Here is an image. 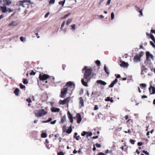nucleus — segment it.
Listing matches in <instances>:
<instances>
[{
	"label": "nucleus",
	"instance_id": "bb28decb",
	"mask_svg": "<svg viewBox=\"0 0 155 155\" xmlns=\"http://www.w3.org/2000/svg\"><path fill=\"white\" fill-rule=\"evenodd\" d=\"M72 19L70 18L68 19L67 21L66 25H68L72 21Z\"/></svg>",
	"mask_w": 155,
	"mask_h": 155
},
{
	"label": "nucleus",
	"instance_id": "20e7f679",
	"mask_svg": "<svg viewBox=\"0 0 155 155\" xmlns=\"http://www.w3.org/2000/svg\"><path fill=\"white\" fill-rule=\"evenodd\" d=\"M143 51H141L139 54H136L133 59L134 62H138L140 61L141 58L143 55Z\"/></svg>",
	"mask_w": 155,
	"mask_h": 155
},
{
	"label": "nucleus",
	"instance_id": "ddd939ff",
	"mask_svg": "<svg viewBox=\"0 0 155 155\" xmlns=\"http://www.w3.org/2000/svg\"><path fill=\"white\" fill-rule=\"evenodd\" d=\"M51 111L52 112H58L59 111L60 109L59 108H58L53 107L51 108Z\"/></svg>",
	"mask_w": 155,
	"mask_h": 155
},
{
	"label": "nucleus",
	"instance_id": "c9c22d12",
	"mask_svg": "<svg viewBox=\"0 0 155 155\" xmlns=\"http://www.w3.org/2000/svg\"><path fill=\"white\" fill-rule=\"evenodd\" d=\"M55 0H50L49 2V4H52L54 3Z\"/></svg>",
	"mask_w": 155,
	"mask_h": 155
},
{
	"label": "nucleus",
	"instance_id": "393cba45",
	"mask_svg": "<svg viewBox=\"0 0 155 155\" xmlns=\"http://www.w3.org/2000/svg\"><path fill=\"white\" fill-rule=\"evenodd\" d=\"M47 136V134L45 133H43L41 134V137L42 138H46Z\"/></svg>",
	"mask_w": 155,
	"mask_h": 155
},
{
	"label": "nucleus",
	"instance_id": "4468645a",
	"mask_svg": "<svg viewBox=\"0 0 155 155\" xmlns=\"http://www.w3.org/2000/svg\"><path fill=\"white\" fill-rule=\"evenodd\" d=\"M18 24V22L16 21H12L10 23V26L14 27L16 26Z\"/></svg>",
	"mask_w": 155,
	"mask_h": 155
},
{
	"label": "nucleus",
	"instance_id": "bf43d9fd",
	"mask_svg": "<svg viewBox=\"0 0 155 155\" xmlns=\"http://www.w3.org/2000/svg\"><path fill=\"white\" fill-rule=\"evenodd\" d=\"M96 146L98 148H100L101 147V145L100 144H99L98 143H96Z\"/></svg>",
	"mask_w": 155,
	"mask_h": 155
},
{
	"label": "nucleus",
	"instance_id": "2f4dec72",
	"mask_svg": "<svg viewBox=\"0 0 155 155\" xmlns=\"http://www.w3.org/2000/svg\"><path fill=\"white\" fill-rule=\"evenodd\" d=\"M101 92L100 91H97L95 92V94L97 97L100 95Z\"/></svg>",
	"mask_w": 155,
	"mask_h": 155
},
{
	"label": "nucleus",
	"instance_id": "6e6d98bb",
	"mask_svg": "<svg viewBox=\"0 0 155 155\" xmlns=\"http://www.w3.org/2000/svg\"><path fill=\"white\" fill-rule=\"evenodd\" d=\"M50 14V13L49 12H48L47 13L45 16V18H46L48 17V15H49Z\"/></svg>",
	"mask_w": 155,
	"mask_h": 155
},
{
	"label": "nucleus",
	"instance_id": "cd10ccee",
	"mask_svg": "<svg viewBox=\"0 0 155 155\" xmlns=\"http://www.w3.org/2000/svg\"><path fill=\"white\" fill-rule=\"evenodd\" d=\"M71 30H73V31H74L75 30L76 25L75 24L71 25Z\"/></svg>",
	"mask_w": 155,
	"mask_h": 155
},
{
	"label": "nucleus",
	"instance_id": "4be33fe9",
	"mask_svg": "<svg viewBox=\"0 0 155 155\" xmlns=\"http://www.w3.org/2000/svg\"><path fill=\"white\" fill-rule=\"evenodd\" d=\"M3 1L4 3V5H9L10 4V1L9 0H3Z\"/></svg>",
	"mask_w": 155,
	"mask_h": 155
},
{
	"label": "nucleus",
	"instance_id": "69168bd1",
	"mask_svg": "<svg viewBox=\"0 0 155 155\" xmlns=\"http://www.w3.org/2000/svg\"><path fill=\"white\" fill-rule=\"evenodd\" d=\"M97 155H104V153L100 152Z\"/></svg>",
	"mask_w": 155,
	"mask_h": 155
},
{
	"label": "nucleus",
	"instance_id": "423d86ee",
	"mask_svg": "<svg viewBox=\"0 0 155 155\" xmlns=\"http://www.w3.org/2000/svg\"><path fill=\"white\" fill-rule=\"evenodd\" d=\"M68 91V88L65 87L63 88L61 90V94L60 96L62 98H64L65 97Z\"/></svg>",
	"mask_w": 155,
	"mask_h": 155
},
{
	"label": "nucleus",
	"instance_id": "7ed1b4c3",
	"mask_svg": "<svg viewBox=\"0 0 155 155\" xmlns=\"http://www.w3.org/2000/svg\"><path fill=\"white\" fill-rule=\"evenodd\" d=\"M35 116L37 117H41L47 113V112L43 109H40L39 110H35L34 111Z\"/></svg>",
	"mask_w": 155,
	"mask_h": 155
},
{
	"label": "nucleus",
	"instance_id": "c03bdc74",
	"mask_svg": "<svg viewBox=\"0 0 155 155\" xmlns=\"http://www.w3.org/2000/svg\"><path fill=\"white\" fill-rule=\"evenodd\" d=\"M142 9H141L140 10H139V11L138 12H139L140 13V15H141V16H143V14L142 13Z\"/></svg>",
	"mask_w": 155,
	"mask_h": 155
},
{
	"label": "nucleus",
	"instance_id": "a211bd4d",
	"mask_svg": "<svg viewBox=\"0 0 155 155\" xmlns=\"http://www.w3.org/2000/svg\"><path fill=\"white\" fill-rule=\"evenodd\" d=\"M112 97L110 98V97H108L105 99V101H110L111 102H113V100L112 99Z\"/></svg>",
	"mask_w": 155,
	"mask_h": 155
},
{
	"label": "nucleus",
	"instance_id": "de8ad7c7",
	"mask_svg": "<svg viewBox=\"0 0 155 155\" xmlns=\"http://www.w3.org/2000/svg\"><path fill=\"white\" fill-rule=\"evenodd\" d=\"M140 85L141 86L143 87H146V84H143V83L141 84H140Z\"/></svg>",
	"mask_w": 155,
	"mask_h": 155
},
{
	"label": "nucleus",
	"instance_id": "37998d69",
	"mask_svg": "<svg viewBox=\"0 0 155 155\" xmlns=\"http://www.w3.org/2000/svg\"><path fill=\"white\" fill-rule=\"evenodd\" d=\"M118 81V79L116 78L112 82V83H113L114 85L115 84H116Z\"/></svg>",
	"mask_w": 155,
	"mask_h": 155
},
{
	"label": "nucleus",
	"instance_id": "f8f14e48",
	"mask_svg": "<svg viewBox=\"0 0 155 155\" xmlns=\"http://www.w3.org/2000/svg\"><path fill=\"white\" fill-rule=\"evenodd\" d=\"M79 106L81 107H83L84 105V102L82 97L79 98Z\"/></svg>",
	"mask_w": 155,
	"mask_h": 155
},
{
	"label": "nucleus",
	"instance_id": "f257e3e1",
	"mask_svg": "<svg viewBox=\"0 0 155 155\" xmlns=\"http://www.w3.org/2000/svg\"><path fill=\"white\" fill-rule=\"evenodd\" d=\"M87 66H85L82 69V71L86 70L84 75V79H82L81 82L82 84L84 86H87V82L89 81L90 79V75L91 74L92 70L91 69H87Z\"/></svg>",
	"mask_w": 155,
	"mask_h": 155
},
{
	"label": "nucleus",
	"instance_id": "a18cd8bd",
	"mask_svg": "<svg viewBox=\"0 0 155 155\" xmlns=\"http://www.w3.org/2000/svg\"><path fill=\"white\" fill-rule=\"evenodd\" d=\"M87 134V137L88 136H91L92 135V134L91 132H90L89 133L88 132V133Z\"/></svg>",
	"mask_w": 155,
	"mask_h": 155
},
{
	"label": "nucleus",
	"instance_id": "052dcab7",
	"mask_svg": "<svg viewBox=\"0 0 155 155\" xmlns=\"http://www.w3.org/2000/svg\"><path fill=\"white\" fill-rule=\"evenodd\" d=\"M114 85V84L113 83H112V82L109 85V87H113Z\"/></svg>",
	"mask_w": 155,
	"mask_h": 155
},
{
	"label": "nucleus",
	"instance_id": "c85d7f7f",
	"mask_svg": "<svg viewBox=\"0 0 155 155\" xmlns=\"http://www.w3.org/2000/svg\"><path fill=\"white\" fill-rule=\"evenodd\" d=\"M150 38L153 41H154L155 40L154 37L152 34H150Z\"/></svg>",
	"mask_w": 155,
	"mask_h": 155
},
{
	"label": "nucleus",
	"instance_id": "58836bf2",
	"mask_svg": "<svg viewBox=\"0 0 155 155\" xmlns=\"http://www.w3.org/2000/svg\"><path fill=\"white\" fill-rule=\"evenodd\" d=\"M68 116L69 118H71V117H72V114L69 111H68Z\"/></svg>",
	"mask_w": 155,
	"mask_h": 155
},
{
	"label": "nucleus",
	"instance_id": "e433bc0d",
	"mask_svg": "<svg viewBox=\"0 0 155 155\" xmlns=\"http://www.w3.org/2000/svg\"><path fill=\"white\" fill-rule=\"evenodd\" d=\"M19 86L20 88L21 89H23L25 87V86L23 85L22 84H20Z\"/></svg>",
	"mask_w": 155,
	"mask_h": 155
},
{
	"label": "nucleus",
	"instance_id": "4d7b16f0",
	"mask_svg": "<svg viewBox=\"0 0 155 155\" xmlns=\"http://www.w3.org/2000/svg\"><path fill=\"white\" fill-rule=\"evenodd\" d=\"M69 118L70 119L71 122V123H72L73 122V120L72 117H71V118Z\"/></svg>",
	"mask_w": 155,
	"mask_h": 155
},
{
	"label": "nucleus",
	"instance_id": "0e129e2a",
	"mask_svg": "<svg viewBox=\"0 0 155 155\" xmlns=\"http://www.w3.org/2000/svg\"><path fill=\"white\" fill-rule=\"evenodd\" d=\"M66 67V65L65 64H63L62 65V68H63V70H65V68Z\"/></svg>",
	"mask_w": 155,
	"mask_h": 155
},
{
	"label": "nucleus",
	"instance_id": "1a4fd4ad",
	"mask_svg": "<svg viewBox=\"0 0 155 155\" xmlns=\"http://www.w3.org/2000/svg\"><path fill=\"white\" fill-rule=\"evenodd\" d=\"M69 97H68L65 98L64 100L62 101L61 100H60L59 101V104H60L64 105L67 102L69 101Z\"/></svg>",
	"mask_w": 155,
	"mask_h": 155
},
{
	"label": "nucleus",
	"instance_id": "f03ea898",
	"mask_svg": "<svg viewBox=\"0 0 155 155\" xmlns=\"http://www.w3.org/2000/svg\"><path fill=\"white\" fill-rule=\"evenodd\" d=\"M28 2L32 3L31 0H24L18 2L16 5V6L18 8V10H20L22 8L28 7V4L27 3Z\"/></svg>",
	"mask_w": 155,
	"mask_h": 155
},
{
	"label": "nucleus",
	"instance_id": "dca6fc26",
	"mask_svg": "<svg viewBox=\"0 0 155 155\" xmlns=\"http://www.w3.org/2000/svg\"><path fill=\"white\" fill-rule=\"evenodd\" d=\"M72 85V83L71 82L69 81L67 83L66 86H67V87L68 88L71 87Z\"/></svg>",
	"mask_w": 155,
	"mask_h": 155
},
{
	"label": "nucleus",
	"instance_id": "c756f323",
	"mask_svg": "<svg viewBox=\"0 0 155 155\" xmlns=\"http://www.w3.org/2000/svg\"><path fill=\"white\" fill-rule=\"evenodd\" d=\"M51 120H52V118H49V119L48 120L43 121V123H46L49 122H50V121H51Z\"/></svg>",
	"mask_w": 155,
	"mask_h": 155
},
{
	"label": "nucleus",
	"instance_id": "e2e57ef3",
	"mask_svg": "<svg viewBox=\"0 0 155 155\" xmlns=\"http://www.w3.org/2000/svg\"><path fill=\"white\" fill-rule=\"evenodd\" d=\"M111 0H108L107 3V5H109L110 4Z\"/></svg>",
	"mask_w": 155,
	"mask_h": 155
},
{
	"label": "nucleus",
	"instance_id": "7c9ffc66",
	"mask_svg": "<svg viewBox=\"0 0 155 155\" xmlns=\"http://www.w3.org/2000/svg\"><path fill=\"white\" fill-rule=\"evenodd\" d=\"M114 12H112L111 14V18L112 20L114 19Z\"/></svg>",
	"mask_w": 155,
	"mask_h": 155
},
{
	"label": "nucleus",
	"instance_id": "ea45409f",
	"mask_svg": "<svg viewBox=\"0 0 155 155\" xmlns=\"http://www.w3.org/2000/svg\"><path fill=\"white\" fill-rule=\"evenodd\" d=\"M23 82L24 84H27L28 83V81L27 79H25L23 81Z\"/></svg>",
	"mask_w": 155,
	"mask_h": 155
},
{
	"label": "nucleus",
	"instance_id": "f3484780",
	"mask_svg": "<svg viewBox=\"0 0 155 155\" xmlns=\"http://www.w3.org/2000/svg\"><path fill=\"white\" fill-rule=\"evenodd\" d=\"M1 9L3 13H5L7 11V8L6 7H1Z\"/></svg>",
	"mask_w": 155,
	"mask_h": 155
},
{
	"label": "nucleus",
	"instance_id": "09e8293b",
	"mask_svg": "<svg viewBox=\"0 0 155 155\" xmlns=\"http://www.w3.org/2000/svg\"><path fill=\"white\" fill-rule=\"evenodd\" d=\"M70 15V14H69L67 15H65L64 17L62 18H67L69 15Z\"/></svg>",
	"mask_w": 155,
	"mask_h": 155
},
{
	"label": "nucleus",
	"instance_id": "a878e982",
	"mask_svg": "<svg viewBox=\"0 0 155 155\" xmlns=\"http://www.w3.org/2000/svg\"><path fill=\"white\" fill-rule=\"evenodd\" d=\"M20 40L21 41L23 42H25L26 41V38L23 37H20Z\"/></svg>",
	"mask_w": 155,
	"mask_h": 155
},
{
	"label": "nucleus",
	"instance_id": "473e14b6",
	"mask_svg": "<svg viewBox=\"0 0 155 155\" xmlns=\"http://www.w3.org/2000/svg\"><path fill=\"white\" fill-rule=\"evenodd\" d=\"M65 21H63L62 22V24L61 26V30H62L63 29L64 27V26L65 25Z\"/></svg>",
	"mask_w": 155,
	"mask_h": 155
},
{
	"label": "nucleus",
	"instance_id": "aec40b11",
	"mask_svg": "<svg viewBox=\"0 0 155 155\" xmlns=\"http://www.w3.org/2000/svg\"><path fill=\"white\" fill-rule=\"evenodd\" d=\"M72 131L71 128V125L68 128V130L67 131L66 133L68 134H70L71 133Z\"/></svg>",
	"mask_w": 155,
	"mask_h": 155
},
{
	"label": "nucleus",
	"instance_id": "5701e85b",
	"mask_svg": "<svg viewBox=\"0 0 155 155\" xmlns=\"http://www.w3.org/2000/svg\"><path fill=\"white\" fill-rule=\"evenodd\" d=\"M66 0H64L63 1H60L59 2V4L60 5H62V6H63L64 4L65 3Z\"/></svg>",
	"mask_w": 155,
	"mask_h": 155
},
{
	"label": "nucleus",
	"instance_id": "39448f33",
	"mask_svg": "<svg viewBox=\"0 0 155 155\" xmlns=\"http://www.w3.org/2000/svg\"><path fill=\"white\" fill-rule=\"evenodd\" d=\"M50 77V76L45 74H40L39 75V78L41 81H44Z\"/></svg>",
	"mask_w": 155,
	"mask_h": 155
},
{
	"label": "nucleus",
	"instance_id": "2eb2a0df",
	"mask_svg": "<svg viewBox=\"0 0 155 155\" xmlns=\"http://www.w3.org/2000/svg\"><path fill=\"white\" fill-rule=\"evenodd\" d=\"M96 82L97 83L100 84L104 85H105L107 84L105 82L101 80H98Z\"/></svg>",
	"mask_w": 155,
	"mask_h": 155
},
{
	"label": "nucleus",
	"instance_id": "5fc2aeb1",
	"mask_svg": "<svg viewBox=\"0 0 155 155\" xmlns=\"http://www.w3.org/2000/svg\"><path fill=\"white\" fill-rule=\"evenodd\" d=\"M98 109V107L97 105H95L94 106V110H97Z\"/></svg>",
	"mask_w": 155,
	"mask_h": 155
},
{
	"label": "nucleus",
	"instance_id": "f704fd0d",
	"mask_svg": "<svg viewBox=\"0 0 155 155\" xmlns=\"http://www.w3.org/2000/svg\"><path fill=\"white\" fill-rule=\"evenodd\" d=\"M88 133V132L83 131L81 133V135L83 136H84L86 134Z\"/></svg>",
	"mask_w": 155,
	"mask_h": 155
},
{
	"label": "nucleus",
	"instance_id": "a19ab883",
	"mask_svg": "<svg viewBox=\"0 0 155 155\" xmlns=\"http://www.w3.org/2000/svg\"><path fill=\"white\" fill-rule=\"evenodd\" d=\"M143 153H145L147 155H149V153L147 152V151L145 150H143L142 151Z\"/></svg>",
	"mask_w": 155,
	"mask_h": 155
},
{
	"label": "nucleus",
	"instance_id": "603ef678",
	"mask_svg": "<svg viewBox=\"0 0 155 155\" xmlns=\"http://www.w3.org/2000/svg\"><path fill=\"white\" fill-rule=\"evenodd\" d=\"M150 43L151 45H152L153 47L155 48V45L154 43L152 41H150Z\"/></svg>",
	"mask_w": 155,
	"mask_h": 155
},
{
	"label": "nucleus",
	"instance_id": "3c124183",
	"mask_svg": "<svg viewBox=\"0 0 155 155\" xmlns=\"http://www.w3.org/2000/svg\"><path fill=\"white\" fill-rule=\"evenodd\" d=\"M36 72L34 71H33L32 70L31 72L30 73V74L31 75H35V74Z\"/></svg>",
	"mask_w": 155,
	"mask_h": 155
},
{
	"label": "nucleus",
	"instance_id": "0eeeda50",
	"mask_svg": "<svg viewBox=\"0 0 155 155\" xmlns=\"http://www.w3.org/2000/svg\"><path fill=\"white\" fill-rule=\"evenodd\" d=\"M146 55L147 57V61H150V58L152 60L153 59L154 57L150 53L149 51H147L146 52Z\"/></svg>",
	"mask_w": 155,
	"mask_h": 155
},
{
	"label": "nucleus",
	"instance_id": "774afa93",
	"mask_svg": "<svg viewBox=\"0 0 155 155\" xmlns=\"http://www.w3.org/2000/svg\"><path fill=\"white\" fill-rule=\"evenodd\" d=\"M98 137L97 136H94L92 137V138L93 139H97L98 138Z\"/></svg>",
	"mask_w": 155,
	"mask_h": 155
},
{
	"label": "nucleus",
	"instance_id": "49530a36",
	"mask_svg": "<svg viewBox=\"0 0 155 155\" xmlns=\"http://www.w3.org/2000/svg\"><path fill=\"white\" fill-rule=\"evenodd\" d=\"M74 137H75L76 138V139L77 140H78L79 139V138H81V137H80V136H74Z\"/></svg>",
	"mask_w": 155,
	"mask_h": 155
},
{
	"label": "nucleus",
	"instance_id": "8fccbe9b",
	"mask_svg": "<svg viewBox=\"0 0 155 155\" xmlns=\"http://www.w3.org/2000/svg\"><path fill=\"white\" fill-rule=\"evenodd\" d=\"M26 101L29 103H31L32 102L31 99L30 98H28L26 99Z\"/></svg>",
	"mask_w": 155,
	"mask_h": 155
},
{
	"label": "nucleus",
	"instance_id": "4c0bfd02",
	"mask_svg": "<svg viewBox=\"0 0 155 155\" xmlns=\"http://www.w3.org/2000/svg\"><path fill=\"white\" fill-rule=\"evenodd\" d=\"M96 63L97 65L98 66H99L100 65L101 62L100 61L97 60L96 62Z\"/></svg>",
	"mask_w": 155,
	"mask_h": 155
},
{
	"label": "nucleus",
	"instance_id": "13d9d810",
	"mask_svg": "<svg viewBox=\"0 0 155 155\" xmlns=\"http://www.w3.org/2000/svg\"><path fill=\"white\" fill-rule=\"evenodd\" d=\"M143 144V143L141 142H139L137 143V145L139 146H141Z\"/></svg>",
	"mask_w": 155,
	"mask_h": 155
},
{
	"label": "nucleus",
	"instance_id": "680f3d73",
	"mask_svg": "<svg viewBox=\"0 0 155 155\" xmlns=\"http://www.w3.org/2000/svg\"><path fill=\"white\" fill-rule=\"evenodd\" d=\"M56 122V120H54L53 121H51V124H54Z\"/></svg>",
	"mask_w": 155,
	"mask_h": 155
},
{
	"label": "nucleus",
	"instance_id": "6ab92c4d",
	"mask_svg": "<svg viewBox=\"0 0 155 155\" xmlns=\"http://www.w3.org/2000/svg\"><path fill=\"white\" fill-rule=\"evenodd\" d=\"M19 90L18 88H16L14 91V93L16 96H18Z\"/></svg>",
	"mask_w": 155,
	"mask_h": 155
},
{
	"label": "nucleus",
	"instance_id": "864d4df0",
	"mask_svg": "<svg viewBox=\"0 0 155 155\" xmlns=\"http://www.w3.org/2000/svg\"><path fill=\"white\" fill-rule=\"evenodd\" d=\"M58 155H64V154L62 152H60L58 153Z\"/></svg>",
	"mask_w": 155,
	"mask_h": 155
},
{
	"label": "nucleus",
	"instance_id": "338daca9",
	"mask_svg": "<svg viewBox=\"0 0 155 155\" xmlns=\"http://www.w3.org/2000/svg\"><path fill=\"white\" fill-rule=\"evenodd\" d=\"M150 31H151V33H154L155 34V30L152 29Z\"/></svg>",
	"mask_w": 155,
	"mask_h": 155
},
{
	"label": "nucleus",
	"instance_id": "9b49d317",
	"mask_svg": "<svg viewBox=\"0 0 155 155\" xmlns=\"http://www.w3.org/2000/svg\"><path fill=\"white\" fill-rule=\"evenodd\" d=\"M149 90L150 94H152L155 93V88L152 86H151L149 88Z\"/></svg>",
	"mask_w": 155,
	"mask_h": 155
},
{
	"label": "nucleus",
	"instance_id": "79ce46f5",
	"mask_svg": "<svg viewBox=\"0 0 155 155\" xmlns=\"http://www.w3.org/2000/svg\"><path fill=\"white\" fill-rule=\"evenodd\" d=\"M118 81V79L116 78L112 82V83H113L114 85L115 84H116Z\"/></svg>",
	"mask_w": 155,
	"mask_h": 155
},
{
	"label": "nucleus",
	"instance_id": "9d476101",
	"mask_svg": "<svg viewBox=\"0 0 155 155\" xmlns=\"http://www.w3.org/2000/svg\"><path fill=\"white\" fill-rule=\"evenodd\" d=\"M76 120H77V123H80L82 120L81 115L79 114H77L76 115Z\"/></svg>",
	"mask_w": 155,
	"mask_h": 155
},
{
	"label": "nucleus",
	"instance_id": "412c9836",
	"mask_svg": "<svg viewBox=\"0 0 155 155\" xmlns=\"http://www.w3.org/2000/svg\"><path fill=\"white\" fill-rule=\"evenodd\" d=\"M104 70L105 72L108 74H109V71L108 68L105 65L104 66Z\"/></svg>",
	"mask_w": 155,
	"mask_h": 155
},
{
	"label": "nucleus",
	"instance_id": "72a5a7b5",
	"mask_svg": "<svg viewBox=\"0 0 155 155\" xmlns=\"http://www.w3.org/2000/svg\"><path fill=\"white\" fill-rule=\"evenodd\" d=\"M130 142L132 144H134L135 142V140L130 139Z\"/></svg>",
	"mask_w": 155,
	"mask_h": 155
},
{
	"label": "nucleus",
	"instance_id": "6e6552de",
	"mask_svg": "<svg viewBox=\"0 0 155 155\" xmlns=\"http://www.w3.org/2000/svg\"><path fill=\"white\" fill-rule=\"evenodd\" d=\"M120 66L123 68H127L129 64L128 63H126L124 61H120Z\"/></svg>",
	"mask_w": 155,
	"mask_h": 155
},
{
	"label": "nucleus",
	"instance_id": "b1692460",
	"mask_svg": "<svg viewBox=\"0 0 155 155\" xmlns=\"http://www.w3.org/2000/svg\"><path fill=\"white\" fill-rule=\"evenodd\" d=\"M66 120V117L65 115H64L63 117L61 118V122L62 123H64Z\"/></svg>",
	"mask_w": 155,
	"mask_h": 155
}]
</instances>
